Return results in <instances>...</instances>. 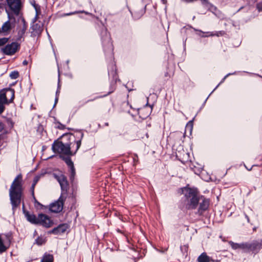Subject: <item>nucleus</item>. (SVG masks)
Returning <instances> with one entry per match:
<instances>
[{
    "label": "nucleus",
    "mask_w": 262,
    "mask_h": 262,
    "mask_svg": "<svg viewBox=\"0 0 262 262\" xmlns=\"http://www.w3.org/2000/svg\"><path fill=\"white\" fill-rule=\"evenodd\" d=\"M184 194L185 208L187 210H194L199 208L196 214L202 215L209 206L210 200L204 195H200L196 188L184 187L183 189Z\"/></svg>",
    "instance_id": "nucleus-1"
},
{
    "label": "nucleus",
    "mask_w": 262,
    "mask_h": 262,
    "mask_svg": "<svg viewBox=\"0 0 262 262\" xmlns=\"http://www.w3.org/2000/svg\"><path fill=\"white\" fill-rule=\"evenodd\" d=\"M23 177L21 174L16 176L9 189V195L13 210L19 206L23 198Z\"/></svg>",
    "instance_id": "nucleus-2"
},
{
    "label": "nucleus",
    "mask_w": 262,
    "mask_h": 262,
    "mask_svg": "<svg viewBox=\"0 0 262 262\" xmlns=\"http://www.w3.org/2000/svg\"><path fill=\"white\" fill-rule=\"evenodd\" d=\"M83 134L80 131L67 132V156L74 155L76 153L81 145V141Z\"/></svg>",
    "instance_id": "nucleus-3"
},
{
    "label": "nucleus",
    "mask_w": 262,
    "mask_h": 262,
    "mask_svg": "<svg viewBox=\"0 0 262 262\" xmlns=\"http://www.w3.org/2000/svg\"><path fill=\"white\" fill-rule=\"evenodd\" d=\"M23 205V212L27 220L32 224L40 225L46 228H50L53 225L51 217L43 213H39L37 216L25 210Z\"/></svg>",
    "instance_id": "nucleus-4"
},
{
    "label": "nucleus",
    "mask_w": 262,
    "mask_h": 262,
    "mask_svg": "<svg viewBox=\"0 0 262 262\" xmlns=\"http://www.w3.org/2000/svg\"><path fill=\"white\" fill-rule=\"evenodd\" d=\"M100 36L105 54L112 57L113 51V46L111 41L110 34L107 32V29L104 26H102L101 29Z\"/></svg>",
    "instance_id": "nucleus-5"
},
{
    "label": "nucleus",
    "mask_w": 262,
    "mask_h": 262,
    "mask_svg": "<svg viewBox=\"0 0 262 262\" xmlns=\"http://www.w3.org/2000/svg\"><path fill=\"white\" fill-rule=\"evenodd\" d=\"M67 166L68 168L69 177L72 186V194L76 191L77 187V182L75 178L76 169L73 162L70 156H67Z\"/></svg>",
    "instance_id": "nucleus-6"
},
{
    "label": "nucleus",
    "mask_w": 262,
    "mask_h": 262,
    "mask_svg": "<svg viewBox=\"0 0 262 262\" xmlns=\"http://www.w3.org/2000/svg\"><path fill=\"white\" fill-rule=\"evenodd\" d=\"M262 249V239H254L246 242V253L256 255Z\"/></svg>",
    "instance_id": "nucleus-7"
},
{
    "label": "nucleus",
    "mask_w": 262,
    "mask_h": 262,
    "mask_svg": "<svg viewBox=\"0 0 262 262\" xmlns=\"http://www.w3.org/2000/svg\"><path fill=\"white\" fill-rule=\"evenodd\" d=\"M15 97L14 89L7 88L0 91V101L5 104H9L13 101Z\"/></svg>",
    "instance_id": "nucleus-8"
},
{
    "label": "nucleus",
    "mask_w": 262,
    "mask_h": 262,
    "mask_svg": "<svg viewBox=\"0 0 262 262\" xmlns=\"http://www.w3.org/2000/svg\"><path fill=\"white\" fill-rule=\"evenodd\" d=\"M8 7L12 14L18 16L21 14L23 4L21 0H6Z\"/></svg>",
    "instance_id": "nucleus-9"
},
{
    "label": "nucleus",
    "mask_w": 262,
    "mask_h": 262,
    "mask_svg": "<svg viewBox=\"0 0 262 262\" xmlns=\"http://www.w3.org/2000/svg\"><path fill=\"white\" fill-rule=\"evenodd\" d=\"M9 19L3 24L2 28H0V34L8 35L10 33L11 30L15 27V18L8 13Z\"/></svg>",
    "instance_id": "nucleus-10"
},
{
    "label": "nucleus",
    "mask_w": 262,
    "mask_h": 262,
    "mask_svg": "<svg viewBox=\"0 0 262 262\" xmlns=\"http://www.w3.org/2000/svg\"><path fill=\"white\" fill-rule=\"evenodd\" d=\"M12 239L11 234H0V253L6 252L9 248Z\"/></svg>",
    "instance_id": "nucleus-11"
},
{
    "label": "nucleus",
    "mask_w": 262,
    "mask_h": 262,
    "mask_svg": "<svg viewBox=\"0 0 262 262\" xmlns=\"http://www.w3.org/2000/svg\"><path fill=\"white\" fill-rule=\"evenodd\" d=\"M52 149L55 152L60 154V158L63 160L66 159V146L60 139H58L54 142L52 145Z\"/></svg>",
    "instance_id": "nucleus-12"
},
{
    "label": "nucleus",
    "mask_w": 262,
    "mask_h": 262,
    "mask_svg": "<svg viewBox=\"0 0 262 262\" xmlns=\"http://www.w3.org/2000/svg\"><path fill=\"white\" fill-rule=\"evenodd\" d=\"M20 48V45L16 42L7 45L2 49L3 53L7 55H13L16 53Z\"/></svg>",
    "instance_id": "nucleus-13"
},
{
    "label": "nucleus",
    "mask_w": 262,
    "mask_h": 262,
    "mask_svg": "<svg viewBox=\"0 0 262 262\" xmlns=\"http://www.w3.org/2000/svg\"><path fill=\"white\" fill-rule=\"evenodd\" d=\"M64 200L62 195L55 202L52 203L49 206L50 210L54 213H58L61 211L63 208Z\"/></svg>",
    "instance_id": "nucleus-14"
},
{
    "label": "nucleus",
    "mask_w": 262,
    "mask_h": 262,
    "mask_svg": "<svg viewBox=\"0 0 262 262\" xmlns=\"http://www.w3.org/2000/svg\"><path fill=\"white\" fill-rule=\"evenodd\" d=\"M53 175L55 178L60 184L61 189L64 190L66 184V177L64 176V172L59 170H55L54 172Z\"/></svg>",
    "instance_id": "nucleus-15"
},
{
    "label": "nucleus",
    "mask_w": 262,
    "mask_h": 262,
    "mask_svg": "<svg viewBox=\"0 0 262 262\" xmlns=\"http://www.w3.org/2000/svg\"><path fill=\"white\" fill-rule=\"evenodd\" d=\"M152 106L149 105L147 102L145 106L141 109L138 110V115L143 119H146L150 114Z\"/></svg>",
    "instance_id": "nucleus-16"
},
{
    "label": "nucleus",
    "mask_w": 262,
    "mask_h": 262,
    "mask_svg": "<svg viewBox=\"0 0 262 262\" xmlns=\"http://www.w3.org/2000/svg\"><path fill=\"white\" fill-rule=\"evenodd\" d=\"M229 244L233 250L241 249L243 252L246 253V242L236 243L232 241H229Z\"/></svg>",
    "instance_id": "nucleus-17"
},
{
    "label": "nucleus",
    "mask_w": 262,
    "mask_h": 262,
    "mask_svg": "<svg viewBox=\"0 0 262 262\" xmlns=\"http://www.w3.org/2000/svg\"><path fill=\"white\" fill-rule=\"evenodd\" d=\"M198 262H210V261H214L211 257L208 256L206 253L203 252L202 253L197 259Z\"/></svg>",
    "instance_id": "nucleus-18"
},
{
    "label": "nucleus",
    "mask_w": 262,
    "mask_h": 262,
    "mask_svg": "<svg viewBox=\"0 0 262 262\" xmlns=\"http://www.w3.org/2000/svg\"><path fill=\"white\" fill-rule=\"evenodd\" d=\"M53 254L46 252L42 256L40 262H54Z\"/></svg>",
    "instance_id": "nucleus-19"
},
{
    "label": "nucleus",
    "mask_w": 262,
    "mask_h": 262,
    "mask_svg": "<svg viewBox=\"0 0 262 262\" xmlns=\"http://www.w3.org/2000/svg\"><path fill=\"white\" fill-rule=\"evenodd\" d=\"M66 231V226L64 225H59L56 228H54L52 230V233L54 234L63 233Z\"/></svg>",
    "instance_id": "nucleus-20"
},
{
    "label": "nucleus",
    "mask_w": 262,
    "mask_h": 262,
    "mask_svg": "<svg viewBox=\"0 0 262 262\" xmlns=\"http://www.w3.org/2000/svg\"><path fill=\"white\" fill-rule=\"evenodd\" d=\"M116 68L115 65L111 66V69L110 68L108 69V74L109 76H112L114 79L116 78Z\"/></svg>",
    "instance_id": "nucleus-21"
},
{
    "label": "nucleus",
    "mask_w": 262,
    "mask_h": 262,
    "mask_svg": "<svg viewBox=\"0 0 262 262\" xmlns=\"http://www.w3.org/2000/svg\"><path fill=\"white\" fill-rule=\"evenodd\" d=\"M208 33H209V35H208V36H223L224 35H225V32L224 31H219L208 32Z\"/></svg>",
    "instance_id": "nucleus-22"
},
{
    "label": "nucleus",
    "mask_w": 262,
    "mask_h": 262,
    "mask_svg": "<svg viewBox=\"0 0 262 262\" xmlns=\"http://www.w3.org/2000/svg\"><path fill=\"white\" fill-rule=\"evenodd\" d=\"M19 76V72L16 71L12 72L10 74V77L12 79H15L17 78Z\"/></svg>",
    "instance_id": "nucleus-23"
},
{
    "label": "nucleus",
    "mask_w": 262,
    "mask_h": 262,
    "mask_svg": "<svg viewBox=\"0 0 262 262\" xmlns=\"http://www.w3.org/2000/svg\"><path fill=\"white\" fill-rule=\"evenodd\" d=\"M46 243V239L41 237H38L36 239V243L38 245H41Z\"/></svg>",
    "instance_id": "nucleus-24"
},
{
    "label": "nucleus",
    "mask_w": 262,
    "mask_h": 262,
    "mask_svg": "<svg viewBox=\"0 0 262 262\" xmlns=\"http://www.w3.org/2000/svg\"><path fill=\"white\" fill-rule=\"evenodd\" d=\"M9 40L8 38L3 37L0 38V46H4L5 45Z\"/></svg>",
    "instance_id": "nucleus-25"
},
{
    "label": "nucleus",
    "mask_w": 262,
    "mask_h": 262,
    "mask_svg": "<svg viewBox=\"0 0 262 262\" xmlns=\"http://www.w3.org/2000/svg\"><path fill=\"white\" fill-rule=\"evenodd\" d=\"M210 7H209V9L214 14L215 12H217V8L212 5H210Z\"/></svg>",
    "instance_id": "nucleus-26"
},
{
    "label": "nucleus",
    "mask_w": 262,
    "mask_h": 262,
    "mask_svg": "<svg viewBox=\"0 0 262 262\" xmlns=\"http://www.w3.org/2000/svg\"><path fill=\"white\" fill-rule=\"evenodd\" d=\"M5 104L0 101V114H2L5 110Z\"/></svg>",
    "instance_id": "nucleus-27"
},
{
    "label": "nucleus",
    "mask_w": 262,
    "mask_h": 262,
    "mask_svg": "<svg viewBox=\"0 0 262 262\" xmlns=\"http://www.w3.org/2000/svg\"><path fill=\"white\" fill-rule=\"evenodd\" d=\"M5 130V124L0 120V133L3 132Z\"/></svg>",
    "instance_id": "nucleus-28"
},
{
    "label": "nucleus",
    "mask_w": 262,
    "mask_h": 262,
    "mask_svg": "<svg viewBox=\"0 0 262 262\" xmlns=\"http://www.w3.org/2000/svg\"><path fill=\"white\" fill-rule=\"evenodd\" d=\"M257 9L259 11H262V2L257 4Z\"/></svg>",
    "instance_id": "nucleus-29"
},
{
    "label": "nucleus",
    "mask_w": 262,
    "mask_h": 262,
    "mask_svg": "<svg viewBox=\"0 0 262 262\" xmlns=\"http://www.w3.org/2000/svg\"><path fill=\"white\" fill-rule=\"evenodd\" d=\"M55 124L56 127L59 129H62L64 128V125L60 124V123H56Z\"/></svg>",
    "instance_id": "nucleus-30"
},
{
    "label": "nucleus",
    "mask_w": 262,
    "mask_h": 262,
    "mask_svg": "<svg viewBox=\"0 0 262 262\" xmlns=\"http://www.w3.org/2000/svg\"><path fill=\"white\" fill-rule=\"evenodd\" d=\"M235 73V72L233 73H228V74H227L223 78V79L221 80V81L220 82V83L219 84V85L223 82L224 81V80H225V79L229 75H233Z\"/></svg>",
    "instance_id": "nucleus-31"
},
{
    "label": "nucleus",
    "mask_w": 262,
    "mask_h": 262,
    "mask_svg": "<svg viewBox=\"0 0 262 262\" xmlns=\"http://www.w3.org/2000/svg\"><path fill=\"white\" fill-rule=\"evenodd\" d=\"M214 14H215V15L217 17H219V18H223L222 16V14L221 12L220 11H219V10H218V11H217V12H215V13H214Z\"/></svg>",
    "instance_id": "nucleus-32"
},
{
    "label": "nucleus",
    "mask_w": 262,
    "mask_h": 262,
    "mask_svg": "<svg viewBox=\"0 0 262 262\" xmlns=\"http://www.w3.org/2000/svg\"><path fill=\"white\" fill-rule=\"evenodd\" d=\"M111 93H112L111 92H108V93L107 94H106V95H103V96H98V97H96V98H94L93 99L90 100V101H93V100H95V99H97V98H102V97H105V96H106L108 95V94H111ZM88 101H90V100H88Z\"/></svg>",
    "instance_id": "nucleus-33"
},
{
    "label": "nucleus",
    "mask_w": 262,
    "mask_h": 262,
    "mask_svg": "<svg viewBox=\"0 0 262 262\" xmlns=\"http://www.w3.org/2000/svg\"><path fill=\"white\" fill-rule=\"evenodd\" d=\"M35 187V185L32 184V186H31V191H32V194L33 196L34 195Z\"/></svg>",
    "instance_id": "nucleus-34"
},
{
    "label": "nucleus",
    "mask_w": 262,
    "mask_h": 262,
    "mask_svg": "<svg viewBox=\"0 0 262 262\" xmlns=\"http://www.w3.org/2000/svg\"><path fill=\"white\" fill-rule=\"evenodd\" d=\"M38 178L37 177H35L34 179L33 184L36 185L37 183L38 182Z\"/></svg>",
    "instance_id": "nucleus-35"
},
{
    "label": "nucleus",
    "mask_w": 262,
    "mask_h": 262,
    "mask_svg": "<svg viewBox=\"0 0 262 262\" xmlns=\"http://www.w3.org/2000/svg\"><path fill=\"white\" fill-rule=\"evenodd\" d=\"M80 12L81 13H84L86 15H91L92 16V14L91 13H89L88 12H86V11H80Z\"/></svg>",
    "instance_id": "nucleus-36"
},
{
    "label": "nucleus",
    "mask_w": 262,
    "mask_h": 262,
    "mask_svg": "<svg viewBox=\"0 0 262 262\" xmlns=\"http://www.w3.org/2000/svg\"><path fill=\"white\" fill-rule=\"evenodd\" d=\"M66 183H67V187L68 185V182L67 180L66 181ZM70 193V188H68V190L67 189V195H68V193Z\"/></svg>",
    "instance_id": "nucleus-37"
},
{
    "label": "nucleus",
    "mask_w": 262,
    "mask_h": 262,
    "mask_svg": "<svg viewBox=\"0 0 262 262\" xmlns=\"http://www.w3.org/2000/svg\"><path fill=\"white\" fill-rule=\"evenodd\" d=\"M219 86V84H217V85L214 89V90L211 92V93L209 94V96H208V98L209 97V96L217 89V88Z\"/></svg>",
    "instance_id": "nucleus-38"
},
{
    "label": "nucleus",
    "mask_w": 262,
    "mask_h": 262,
    "mask_svg": "<svg viewBox=\"0 0 262 262\" xmlns=\"http://www.w3.org/2000/svg\"><path fill=\"white\" fill-rule=\"evenodd\" d=\"M78 13V12H72V13H67L66 14V15H72V14H75V13Z\"/></svg>",
    "instance_id": "nucleus-39"
},
{
    "label": "nucleus",
    "mask_w": 262,
    "mask_h": 262,
    "mask_svg": "<svg viewBox=\"0 0 262 262\" xmlns=\"http://www.w3.org/2000/svg\"><path fill=\"white\" fill-rule=\"evenodd\" d=\"M201 1L204 4H208V2L207 0H201Z\"/></svg>",
    "instance_id": "nucleus-40"
},
{
    "label": "nucleus",
    "mask_w": 262,
    "mask_h": 262,
    "mask_svg": "<svg viewBox=\"0 0 262 262\" xmlns=\"http://www.w3.org/2000/svg\"><path fill=\"white\" fill-rule=\"evenodd\" d=\"M245 217L247 219V221L248 222H249V218L248 216L246 214H245Z\"/></svg>",
    "instance_id": "nucleus-41"
},
{
    "label": "nucleus",
    "mask_w": 262,
    "mask_h": 262,
    "mask_svg": "<svg viewBox=\"0 0 262 262\" xmlns=\"http://www.w3.org/2000/svg\"><path fill=\"white\" fill-rule=\"evenodd\" d=\"M23 64L24 65H27L28 64V62L26 60L24 61Z\"/></svg>",
    "instance_id": "nucleus-42"
},
{
    "label": "nucleus",
    "mask_w": 262,
    "mask_h": 262,
    "mask_svg": "<svg viewBox=\"0 0 262 262\" xmlns=\"http://www.w3.org/2000/svg\"><path fill=\"white\" fill-rule=\"evenodd\" d=\"M104 125L105 126H108V123L106 122Z\"/></svg>",
    "instance_id": "nucleus-43"
},
{
    "label": "nucleus",
    "mask_w": 262,
    "mask_h": 262,
    "mask_svg": "<svg viewBox=\"0 0 262 262\" xmlns=\"http://www.w3.org/2000/svg\"><path fill=\"white\" fill-rule=\"evenodd\" d=\"M207 99H208V98H207L206 99H205V101L204 103H205L206 102Z\"/></svg>",
    "instance_id": "nucleus-44"
},
{
    "label": "nucleus",
    "mask_w": 262,
    "mask_h": 262,
    "mask_svg": "<svg viewBox=\"0 0 262 262\" xmlns=\"http://www.w3.org/2000/svg\"><path fill=\"white\" fill-rule=\"evenodd\" d=\"M194 18H195V16H194L193 17V18H192V19H193V20H194Z\"/></svg>",
    "instance_id": "nucleus-45"
},
{
    "label": "nucleus",
    "mask_w": 262,
    "mask_h": 262,
    "mask_svg": "<svg viewBox=\"0 0 262 262\" xmlns=\"http://www.w3.org/2000/svg\"><path fill=\"white\" fill-rule=\"evenodd\" d=\"M179 135L181 136V133H179Z\"/></svg>",
    "instance_id": "nucleus-46"
},
{
    "label": "nucleus",
    "mask_w": 262,
    "mask_h": 262,
    "mask_svg": "<svg viewBox=\"0 0 262 262\" xmlns=\"http://www.w3.org/2000/svg\"><path fill=\"white\" fill-rule=\"evenodd\" d=\"M42 26V24L41 23L40 24V27H41Z\"/></svg>",
    "instance_id": "nucleus-47"
},
{
    "label": "nucleus",
    "mask_w": 262,
    "mask_h": 262,
    "mask_svg": "<svg viewBox=\"0 0 262 262\" xmlns=\"http://www.w3.org/2000/svg\"><path fill=\"white\" fill-rule=\"evenodd\" d=\"M257 76H258L259 77H261V76L259 75L258 74H256Z\"/></svg>",
    "instance_id": "nucleus-48"
},
{
    "label": "nucleus",
    "mask_w": 262,
    "mask_h": 262,
    "mask_svg": "<svg viewBox=\"0 0 262 262\" xmlns=\"http://www.w3.org/2000/svg\"><path fill=\"white\" fill-rule=\"evenodd\" d=\"M219 260H218L215 261V262H219Z\"/></svg>",
    "instance_id": "nucleus-49"
}]
</instances>
